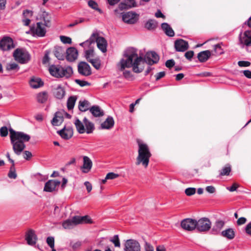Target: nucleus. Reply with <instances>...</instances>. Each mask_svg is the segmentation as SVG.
Listing matches in <instances>:
<instances>
[{
	"label": "nucleus",
	"instance_id": "obj_14",
	"mask_svg": "<svg viewBox=\"0 0 251 251\" xmlns=\"http://www.w3.org/2000/svg\"><path fill=\"white\" fill-rule=\"evenodd\" d=\"M60 182L55 180H50L45 185L44 190L48 192H52L56 190V187H58Z\"/></svg>",
	"mask_w": 251,
	"mask_h": 251
},
{
	"label": "nucleus",
	"instance_id": "obj_16",
	"mask_svg": "<svg viewBox=\"0 0 251 251\" xmlns=\"http://www.w3.org/2000/svg\"><path fill=\"white\" fill-rule=\"evenodd\" d=\"M175 48L177 51H185L188 48L189 45L187 42L183 39H178L175 42Z\"/></svg>",
	"mask_w": 251,
	"mask_h": 251
},
{
	"label": "nucleus",
	"instance_id": "obj_57",
	"mask_svg": "<svg viewBox=\"0 0 251 251\" xmlns=\"http://www.w3.org/2000/svg\"><path fill=\"white\" fill-rule=\"evenodd\" d=\"M85 20L83 18H79L78 20L75 21L73 23H71L68 25V27H71L77 25L79 23H81L84 22Z\"/></svg>",
	"mask_w": 251,
	"mask_h": 251
},
{
	"label": "nucleus",
	"instance_id": "obj_31",
	"mask_svg": "<svg viewBox=\"0 0 251 251\" xmlns=\"http://www.w3.org/2000/svg\"><path fill=\"white\" fill-rule=\"evenodd\" d=\"M222 236L228 239H232L235 237V232L233 228H228L221 232Z\"/></svg>",
	"mask_w": 251,
	"mask_h": 251
},
{
	"label": "nucleus",
	"instance_id": "obj_64",
	"mask_svg": "<svg viewBox=\"0 0 251 251\" xmlns=\"http://www.w3.org/2000/svg\"><path fill=\"white\" fill-rule=\"evenodd\" d=\"M145 251H154L153 247L150 244L146 243L145 246Z\"/></svg>",
	"mask_w": 251,
	"mask_h": 251
},
{
	"label": "nucleus",
	"instance_id": "obj_24",
	"mask_svg": "<svg viewBox=\"0 0 251 251\" xmlns=\"http://www.w3.org/2000/svg\"><path fill=\"white\" fill-rule=\"evenodd\" d=\"M61 70H62L60 74V78H69L70 76H71L73 73V69L70 66H66L64 67L61 66Z\"/></svg>",
	"mask_w": 251,
	"mask_h": 251
},
{
	"label": "nucleus",
	"instance_id": "obj_29",
	"mask_svg": "<svg viewBox=\"0 0 251 251\" xmlns=\"http://www.w3.org/2000/svg\"><path fill=\"white\" fill-rule=\"evenodd\" d=\"M54 54L59 60H63L64 58L65 51L64 49L60 47H55L54 49Z\"/></svg>",
	"mask_w": 251,
	"mask_h": 251
},
{
	"label": "nucleus",
	"instance_id": "obj_40",
	"mask_svg": "<svg viewBox=\"0 0 251 251\" xmlns=\"http://www.w3.org/2000/svg\"><path fill=\"white\" fill-rule=\"evenodd\" d=\"M20 69L19 65L15 63H9L7 64L6 70L8 71L17 72Z\"/></svg>",
	"mask_w": 251,
	"mask_h": 251
},
{
	"label": "nucleus",
	"instance_id": "obj_20",
	"mask_svg": "<svg viewBox=\"0 0 251 251\" xmlns=\"http://www.w3.org/2000/svg\"><path fill=\"white\" fill-rule=\"evenodd\" d=\"M61 66L51 65L50 66L49 71L50 75L56 78H60Z\"/></svg>",
	"mask_w": 251,
	"mask_h": 251
},
{
	"label": "nucleus",
	"instance_id": "obj_13",
	"mask_svg": "<svg viewBox=\"0 0 251 251\" xmlns=\"http://www.w3.org/2000/svg\"><path fill=\"white\" fill-rule=\"evenodd\" d=\"M240 44L247 47L251 46V31L247 30L244 33L243 36L241 34L239 37Z\"/></svg>",
	"mask_w": 251,
	"mask_h": 251
},
{
	"label": "nucleus",
	"instance_id": "obj_26",
	"mask_svg": "<svg viewBox=\"0 0 251 251\" xmlns=\"http://www.w3.org/2000/svg\"><path fill=\"white\" fill-rule=\"evenodd\" d=\"M83 122L85 125V132L87 134L92 133L95 129L94 124L89 121L86 117L83 119Z\"/></svg>",
	"mask_w": 251,
	"mask_h": 251
},
{
	"label": "nucleus",
	"instance_id": "obj_36",
	"mask_svg": "<svg viewBox=\"0 0 251 251\" xmlns=\"http://www.w3.org/2000/svg\"><path fill=\"white\" fill-rule=\"evenodd\" d=\"M225 225V222L222 220L217 221L215 225H214L212 230L215 233H217L220 232L221 230L224 227Z\"/></svg>",
	"mask_w": 251,
	"mask_h": 251
},
{
	"label": "nucleus",
	"instance_id": "obj_10",
	"mask_svg": "<svg viewBox=\"0 0 251 251\" xmlns=\"http://www.w3.org/2000/svg\"><path fill=\"white\" fill-rule=\"evenodd\" d=\"M182 228L187 231H192L196 228V220L191 218L183 220L181 222Z\"/></svg>",
	"mask_w": 251,
	"mask_h": 251
},
{
	"label": "nucleus",
	"instance_id": "obj_21",
	"mask_svg": "<svg viewBox=\"0 0 251 251\" xmlns=\"http://www.w3.org/2000/svg\"><path fill=\"white\" fill-rule=\"evenodd\" d=\"M83 164L81 167L82 171L84 173H88L92 167V162L91 159L86 156L83 158Z\"/></svg>",
	"mask_w": 251,
	"mask_h": 251
},
{
	"label": "nucleus",
	"instance_id": "obj_27",
	"mask_svg": "<svg viewBox=\"0 0 251 251\" xmlns=\"http://www.w3.org/2000/svg\"><path fill=\"white\" fill-rule=\"evenodd\" d=\"M40 19L44 22L43 24H44L46 26H50L51 16L49 13L45 11H42Z\"/></svg>",
	"mask_w": 251,
	"mask_h": 251
},
{
	"label": "nucleus",
	"instance_id": "obj_17",
	"mask_svg": "<svg viewBox=\"0 0 251 251\" xmlns=\"http://www.w3.org/2000/svg\"><path fill=\"white\" fill-rule=\"evenodd\" d=\"M57 133L64 139L68 140L71 138L73 135V130L71 127H64L61 130L58 131Z\"/></svg>",
	"mask_w": 251,
	"mask_h": 251
},
{
	"label": "nucleus",
	"instance_id": "obj_56",
	"mask_svg": "<svg viewBox=\"0 0 251 251\" xmlns=\"http://www.w3.org/2000/svg\"><path fill=\"white\" fill-rule=\"evenodd\" d=\"M238 65L241 67H249L251 65V62L247 61H239Z\"/></svg>",
	"mask_w": 251,
	"mask_h": 251
},
{
	"label": "nucleus",
	"instance_id": "obj_49",
	"mask_svg": "<svg viewBox=\"0 0 251 251\" xmlns=\"http://www.w3.org/2000/svg\"><path fill=\"white\" fill-rule=\"evenodd\" d=\"M23 16L24 18L30 19L33 16V11L29 10H25L23 11Z\"/></svg>",
	"mask_w": 251,
	"mask_h": 251
},
{
	"label": "nucleus",
	"instance_id": "obj_25",
	"mask_svg": "<svg viewBox=\"0 0 251 251\" xmlns=\"http://www.w3.org/2000/svg\"><path fill=\"white\" fill-rule=\"evenodd\" d=\"M98 48L102 52H105L107 50V42L102 37H100L98 39L97 42Z\"/></svg>",
	"mask_w": 251,
	"mask_h": 251
},
{
	"label": "nucleus",
	"instance_id": "obj_8",
	"mask_svg": "<svg viewBox=\"0 0 251 251\" xmlns=\"http://www.w3.org/2000/svg\"><path fill=\"white\" fill-rule=\"evenodd\" d=\"M124 251H141V246L137 241L133 239H129L125 243Z\"/></svg>",
	"mask_w": 251,
	"mask_h": 251
},
{
	"label": "nucleus",
	"instance_id": "obj_63",
	"mask_svg": "<svg viewBox=\"0 0 251 251\" xmlns=\"http://www.w3.org/2000/svg\"><path fill=\"white\" fill-rule=\"evenodd\" d=\"M246 222H247L246 218H245L244 217H241L238 219V220L237 221V224L238 226H241V225H242L245 224Z\"/></svg>",
	"mask_w": 251,
	"mask_h": 251
},
{
	"label": "nucleus",
	"instance_id": "obj_48",
	"mask_svg": "<svg viewBox=\"0 0 251 251\" xmlns=\"http://www.w3.org/2000/svg\"><path fill=\"white\" fill-rule=\"evenodd\" d=\"M88 4L89 6L92 8V9H95L96 10H100L98 4L95 1L93 0H90L88 2Z\"/></svg>",
	"mask_w": 251,
	"mask_h": 251
},
{
	"label": "nucleus",
	"instance_id": "obj_39",
	"mask_svg": "<svg viewBox=\"0 0 251 251\" xmlns=\"http://www.w3.org/2000/svg\"><path fill=\"white\" fill-rule=\"evenodd\" d=\"M76 100L77 98L75 96H71L68 98L67 105L69 110H71L74 108Z\"/></svg>",
	"mask_w": 251,
	"mask_h": 251
},
{
	"label": "nucleus",
	"instance_id": "obj_9",
	"mask_svg": "<svg viewBox=\"0 0 251 251\" xmlns=\"http://www.w3.org/2000/svg\"><path fill=\"white\" fill-rule=\"evenodd\" d=\"M123 21L128 24H135L138 20V16L135 13L128 12L122 13Z\"/></svg>",
	"mask_w": 251,
	"mask_h": 251
},
{
	"label": "nucleus",
	"instance_id": "obj_32",
	"mask_svg": "<svg viewBox=\"0 0 251 251\" xmlns=\"http://www.w3.org/2000/svg\"><path fill=\"white\" fill-rule=\"evenodd\" d=\"M161 27L167 35L170 37H173L174 36L175 32L169 24L165 23H163Z\"/></svg>",
	"mask_w": 251,
	"mask_h": 251
},
{
	"label": "nucleus",
	"instance_id": "obj_41",
	"mask_svg": "<svg viewBox=\"0 0 251 251\" xmlns=\"http://www.w3.org/2000/svg\"><path fill=\"white\" fill-rule=\"evenodd\" d=\"M88 61L92 64L93 67L97 70L100 69L101 67L100 60L99 58L92 59L88 60Z\"/></svg>",
	"mask_w": 251,
	"mask_h": 251
},
{
	"label": "nucleus",
	"instance_id": "obj_23",
	"mask_svg": "<svg viewBox=\"0 0 251 251\" xmlns=\"http://www.w3.org/2000/svg\"><path fill=\"white\" fill-rule=\"evenodd\" d=\"M25 239L28 244L30 245H35L37 240V237L34 231L32 230L28 231L26 234Z\"/></svg>",
	"mask_w": 251,
	"mask_h": 251
},
{
	"label": "nucleus",
	"instance_id": "obj_28",
	"mask_svg": "<svg viewBox=\"0 0 251 251\" xmlns=\"http://www.w3.org/2000/svg\"><path fill=\"white\" fill-rule=\"evenodd\" d=\"M210 55V51L208 50H206L199 53L198 54V58L201 62H204L208 59Z\"/></svg>",
	"mask_w": 251,
	"mask_h": 251
},
{
	"label": "nucleus",
	"instance_id": "obj_58",
	"mask_svg": "<svg viewBox=\"0 0 251 251\" xmlns=\"http://www.w3.org/2000/svg\"><path fill=\"white\" fill-rule=\"evenodd\" d=\"M14 167L13 166L10 168V171L8 174V176L10 178H16L17 177L16 174L14 170Z\"/></svg>",
	"mask_w": 251,
	"mask_h": 251
},
{
	"label": "nucleus",
	"instance_id": "obj_52",
	"mask_svg": "<svg viewBox=\"0 0 251 251\" xmlns=\"http://www.w3.org/2000/svg\"><path fill=\"white\" fill-rule=\"evenodd\" d=\"M214 51L218 55H220L223 53V49L220 44H217L214 46Z\"/></svg>",
	"mask_w": 251,
	"mask_h": 251
},
{
	"label": "nucleus",
	"instance_id": "obj_62",
	"mask_svg": "<svg viewBox=\"0 0 251 251\" xmlns=\"http://www.w3.org/2000/svg\"><path fill=\"white\" fill-rule=\"evenodd\" d=\"M194 55L193 51H188L185 53V57L188 60H191Z\"/></svg>",
	"mask_w": 251,
	"mask_h": 251
},
{
	"label": "nucleus",
	"instance_id": "obj_18",
	"mask_svg": "<svg viewBox=\"0 0 251 251\" xmlns=\"http://www.w3.org/2000/svg\"><path fill=\"white\" fill-rule=\"evenodd\" d=\"M63 114H64V112L61 111L55 113L54 117L51 120V124L53 126H59L63 123L64 121Z\"/></svg>",
	"mask_w": 251,
	"mask_h": 251
},
{
	"label": "nucleus",
	"instance_id": "obj_19",
	"mask_svg": "<svg viewBox=\"0 0 251 251\" xmlns=\"http://www.w3.org/2000/svg\"><path fill=\"white\" fill-rule=\"evenodd\" d=\"M115 122L113 118L108 116L106 120L100 125V128L102 129H110L114 126Z\"/></svg>",
	"mask_w": 251,
	"mask_h": 251
},
{
	"label": "nucleus",
	"instance_id": "obj_1",
	"mask_svg": "<svg viewBox=\"0 0 251 251\" xmlns=\"http://www.w3.org/2000/svg\"><path fill=\"white\" fill-rule=\"evenodd\" d=\"M146 56L147 60H145L138 55L136 49H128L124 54V58L121 59L117 64V67L121 71L126 68L132 67L134 73H140L143 71L146 63L152 65L157 63L159 59L158 55L154 51L148 52Z\"/></svg>",
	"mask_w": 251,
	"mask_h": 251
},
{
	"label": "nucleus",
	"instance_id": "obj_35",
	"mask_svg": "<svg viewBox=\"0 0 251 251\" xmlns=\"http://www.w3.org/2000/svg\"><path fill=\"white\" fill-rule=\"evenodd\" d=\"M75 125L77 131L80 134H82L85 132V126L84 123L81 122L79 119H76L75 122Z\"/></svg>",
	"mask_w": 251,
	"mask_h": 251
},
{
	"label": "nucleus",
	"instance_id": "obj_12",
	"mask_svg": "<svg viewBox=\"0 0 251 251\" xmlns=\"http://www.w3.org/2000/svg\"><path fill=\"white\" fill-rule=\"evenodd\" d=\"M14 48L13 40L9 37H4L0 42V48L3 50H9Z\"/></svg>",
	"mask_w": 251,
	"mask_h": 251
},
{
	"label": "nucleus",
	"instance_id": "obj_7",
	"mask_svg": "<svg viewBox=\"0 0 251 251\" xmlns=\"http://www.w3.org/2000/svg\"><path fill=\"white\" fill-rule=\"evenodd\" d=\"M211 226V222L207 218H202L196 221V228L200 232L209 230Z\"/></svg>",
	"mask_w": 251,
	"mask_h": 251
},
{
	"label": "nucleus",
	"instance_id": "obj_33",
	"mask_svg": "<svg viewBox=\"0 0 251 251\" xmlns=\"http://www.w3.org/2000/svg\"><path fill=\"white\" fill-rule=\"evenodd\" d=\"M90 103L87 100H80L78 104L79 110L82 112H85L90 109Z\"/></svg>",
	"mask_w": 251,
	"mask_h": 251
},
{
	"label": "nucleus",
	"instance_id": "obj_61",
	"mask_svg": "<svg viewBox=\"0 0 251 251\" xmlns=\"http://www.w3.org/2000/svg\"><path fill=\"white\" fill-rule=\"evenodd\" d=\"M49 52L48 51H46L45 54L43 57V61H42L43 64H46L49 61L50 58H49Z\"/></svg>",
	"mask_w": 251,
	"mask_h": 251
},
{
	"label": "nucleus",
	"instance_id": "obj_43",
	"mask_svg": "<svg viewBox=\"0 0 251 251\" xmlns=\"http://www.w3.org/2000/svg\"><path fill=\"white\" fill-rule=\"evenodd\" d=\"M47 243L49 246L52 249L51 251H56L54 249V238L53 237H48L47 238Z\"/></svg>",
	"mask_w": 251,
	"mask_h": 251
},
{
	"label": "nucleus",
	"instance_id": "obj_55",
	"mask_svg": "<svg viewBox=\"0 0 251 251\" xmlns=\"http://www.w3.org/2000/svg\"><path fill=\"white\" fill-rule=\"evenodd\" d=\"M75 82L81 87L89 86L90 84L88 82L86 81L81 80L80 79H75Z\"/></svg>",
	"mask_w": 251,
	"mask_h": 251
},
{
	"label": "nucleus",
	"instance_id": "obj_51",
	"mask_svg": "<svg viewBox=\"0 0 251 251\" xmlns=\"http://www.w3.org/2000/svg\"><path fill=\"white\" fill-rule=\"evenodd\" d=\"M60 38L61 41L64 44H71L72 43V39L69 37L65 36H60Z\"/></svg>",
	"mask_w": 251,
	"mask_h": 251
},
{
	"label": "nucleus",
	"instance_id": "obj_44",
	"mask_svg": "<svg viewBox=\"0 0 251 251\" xmlns=\"http://www.w3.org/2000/svg\"><path fill=\"white\" fill-rule=\"evenodd\" d=\"M94 56V50L93 48H90L88 50H87L85 51V57L88 61L89 59H92L91 57Z\"/></svg>",
	"mask_w": 251,
	"mask_h": 251
},
{
	"label": "nucleus",
	"instance_id": "obj_50",
	"mask_svg": "<svg viewBox=\"0 0 251 251\" xmlns=\"http://www.w3.org/2000/svg\"><path fill=\"white\" fill-rule=\"evenodd\" d=\"M110 241L112 242L114 244L115 247H120V243L118 236L117 235H114L113 238L110 240Z\"/></svg>",
	"mask_w": 251,
	"mask_h": 251
},
{
	"label": "nucleus",
	"instance_id": "obj_60",
	"mask_svg": "<svg viewBox=\"0 0 251 251\" xmlns=\"http://www.w3.org/2000/svg\"><path fill=\"white\" fill-rule=\"evenodd\" d=\"M206 191L210 194H213L215 192V188L213 186H207L205 188Z\"/></svg>",
	"mask_w": 251,
	"mask_h": 251
},
{
	"label": "nucleus",
	"instance_id": "obj_3",
	"mask_svg": "<svg viewBox=\"0 0 251 251\" xmlns=\"http://www.w3.org/2000/svg\"><path fill=\"white\" fill-rule=\"evenodd\" d=\"M138 146V156L136 158V165H142L145 168L148 167L151 153L150 151L148 145L141 141L140 140H137Z\"/></svg>",
	"mask_w": 251,
	"mask_h": 251
},
{
	"label": "nucleus",
	"instance_id": "obj_54",
	"mask_svg": "<svg viewBox=\"0 0 251 251\" xmlns=\"http://www.w3.org/2000/svg\"><path fill=\"white\" fill-rule=\"evenodd\" d=\"M119 175L114 173H109L106 176V179H114L119 177Z\"/></svg>",
	"mask_w": 251,
	"mask_h": 251
},
{
	"label": "nucleus",
	"instance_id": "obj_15",
	"mask_svg": "<svg viewBox=\"0 0 251 251\" xmlns=\"http://www.w3.org/2000/svg\"><path fill=\"white\" fill-rule=\"evenodd\" d=\"M66 58L67 60L70 62L74 61L77 58L78 51L75 48L70 47L68 48L66 50Z\"/></svg>",
	"mask_w": 251,
	"mask_h": 251
},
{
	"label": "nucleus",
	"instance_id": "obj_46",
	"mask_svg": "<svg viewBox=\"0 0 251 251\" xmlns=\"http://www.w3.org/2000/svg\"><path fill=\"white\" fill-rule=\"evenodd\" d=\"M8 134V129L6 126H3L0 128V136L1 137H6Z\"/></svg>",
	"mask_w": 251,
	"mask_h": 251
},
{
	"label": "nucleus",
	"instance_id": "obj_59",
	"mask_svg": "<svg viewBox=\"0 0 251 251\" xmlns=\"http://www.w3.org/2000/svg\"><path fill=\"white\" fill-rule=\"evenodd\" d=\"M84 185L86 188L87 192L90 193L92 189V185L91 183L89 181H85L84 182Z\"/></svg>",
	"mask_w": 251,
	"mask_h": 251
},
{
	"label": "nucleus",
	"instance_id": "obj_42",
	"mask_svg": "<svg viewBox=\"0 0 251 251\" xmlns=\"http://www.w3.org/2000/svg\"><path fill=\"white\" fill-rule=\"evenodd\" d=\"M231 172L230 165H226L221 170L220 175L221 176H228Z\"/></svg>",
	"mask_w": 251,
	"mask_h": 251
},
{
	"label": "nucleus",
	"instance_id": "obj_11",
	"mask_svg": "<svg viewBox=\"0 0 251 251\" xmlns=\"http://www.w3.org/2000/svg\"><path fill=\"white\" fill-rule=\"evenodd\" d=\"M77 70L78 73L83 76H88L92 74L90 66L85 62H80L78 64Z\"/></svg>",
	"mask_w": 251,
	"mask_h": 251
},
{
	"label": "nucleus",
	"instance_id": "obj_53",
	"mask_svg": "<svg viewBox=\"0 0 251 251\" xmlns=\"http://www.w3.org/2000/svg\"><path fill=\"white\" fill-rule=\"evenodd\" d=\"M185 193L188 196H191L196 193V189L195 188H188L185 189Z\"/></svg>",
	"mask_w": 251,
	"mask_h": 251
},
{
	"label": "nucleus",
	"instance_id": "obj_5",
	"mask_svg": "<svg viewBox=\"0 0 251 251\" xmlns=\"http://www.w3.org/2000/svg\"><path fill=\"white\" fill-rule=\"evenodd\" d=\"M13 56L15 59L21 64H25L30 59V54L24 49H16L14 52Z\"/></svg>",
	"mask_w": 251,
	"mask_h": 251
},
{
	"label": "nucleus",
	"instance_id": "obj_2",
	"mask_svg": "<svg viewBox=\"0 0 251 251\" xmlns=\"http://www.w3.org/2000/svg\"><path fill=\"white\" fill-rule=\"evenodd\" d=\"M9 131L13 150L15 154L19 155L25 148V142L29 141L30 136L24 132L16 131L12 128H10Z\"/></svg>",
	"mask_w": 251,
	"mask_h": 251
},
{
	"label": "nucleus",
	"instance_id": "obj_30",
	"mask_svg": "<svg viewBox=\"0 0 251 251\" xmlns=\"http://www.w3.org/2000/svg\"><path fill=\"white\" fill-rule=\"evenodd\" d=\"M44 84L43 82L40 78L33 77L30 81V86L34 89L38 88L42 86Z\"/></svg>",
	"mask_w": 251,
	"mask_h": 251
},
{
	"label": "nucleus",
	"instance_id": "obj_45",
	"mask_svg": "<svg viewBox=\"0 0 251 251\" xmlns=\"http://www.w3.org/2000/svg\"><path fill=\"white\" fill-rule=\"evenodd\" d=\"M156 26L155 22L151 20L148 21L145 25V27L148 29H154Z\"/></svg>",
	"mask_w": 251,
	"mask_h": 251
},
{
	"label": "nucleus",
	"instance_id": "obj_47",
	"mask_svg": "<svg viewBox=\"0 0 251 251\" xmlns=\"http://www.w3.org/2000/svg\"><path fill=\"white\" fill-rule=\"evenodd\" d=\"M129 5L130 3L126 1L125 2H121L119 4L118 8L120 10H123L132 8V7H129Z\"/></svg>",
	"mask_w": 251,
	"mask_h": 251
},
{
	"label": "nucleus",
	"instance_id": "obj_37",
	"mask_svg": "<svg viewBox=\"0 0 251 251\" xmlns=\"http://www.w3.org/2000/svg\"><path fill=\"white\" fill-rule=\"evenodd\" d=\"M37 100L38 102L43 103L46 102L48 98V93L46 92H42L37 95Z\"/></svg>",
	"mask_w": 251,
	"mask_h": 251
},
{
	"label": "nucleus",
	"instance_id": "obj_38",
	"mask_svg": "<svg viewBox=\"0 0 251 251\" xmlns=\"http://www.w3.org/2000/svg\"><path fill=\"white\" fill-rule=\"evenodd\" d=\"M100 36H99V34L97 32H94L91 35L89 39L86 40V41L82 43V44H95V42H97L98 39L99 38Z\"/></svg>",
	"mask_w": 251,
	"mask_h": 251
},
{
	"label": "nucleus",
	"instance_id": "obj_4",
	"mask_svg": "<svg viewBox=\"0 0 251 251\" xmlns=\"http://www.w3.org/2000/svg\"><path fill=\"white\" fill-rule=\"evenodd\" d=\"M93 222L88 216H75L71 219L65 220L62 223V226L66 229H70L78 224H91Z\"/></svg>",
	"mask_w": 251,
	"mask_h": 251
},
{
	"label": "nucleus",
	"instance_id": "obj_34",
	"mask_svg": "<svg viewBox=\"0 0 251 251\" xmlns=\"http://www.w3.org/2000/svg\"><path fill=\"white\" fill-rule=\"evenodd\" d=\"M54 95L57 99H62L65 95V91L63 88L59 85L55 89Z\"/></svg>",
	"mask_w": 251,
	"mask_h": 251
},
{
	"label": "nucleus",
	"instance_id": "obj_6",
	"mask_svg": "<svg viewBox=\"0 0 251 251\" xmlns=\"http://www.w3.org/2000/svg\"><path fill=\"white\" fill-rule=\"evenodd\" d=\"M45 25L41 22H38L30 28V31L33 36L44 37L46 33Z\"/></svg>",
	"mask_w": 251,
	"mask_h": 251
},
{
	"label": "nucleus",
	"instance_id": "obj_22",
	"mask_svg": "<svg viewBox=\"0 0 251 251\" xmlns=\"http://www.w3.org/2000/svg\"><path fill=\"white\" fill-rule=\"evenodd\" d=\"M90 112L94 117H100L104 115V112L100 106L94 105L89 109Z\"/></svg>",
	"mask_w": 251,
	"mask_h": 251
}]
</instances>
